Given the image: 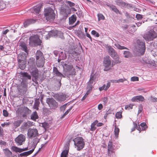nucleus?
I'll return each mask as SVG.
<instances>
[{"instance_id": "obj_40", "label": "nucleus", "mask_w": 157, "mask_h": 157, "mask_svg": "<svg viewBox=\"0 0 157 157\" xmlns=\"http://www.w3.org/2000/svg\"><path fill=\"white\" fill-rule=\"evenodd\" d=\"M22 121L21 120H17L15 121L13 123V125L15 127L17 128L19 126L20 124L22 123Z\"/></svg>"}, {"instance_id": "obj_49", "label": "nucleus", "mask_w": 157, "mask_h": 157, "mask_svg": "<svg viewBox=\"0 0 157 157\" xmlns=\"http://www.w3.org/2000/svg\"><path fill=\"white\" fill-rule=\"evenodd\" d=\"M70 54L73 57H75V56L77 55L76 52H75V50H69V51Z\"/></svg>"}, {"instance_id": "obj_26", "label": "nucleus", "mask_w": 157, "mask_h": 157, "mask_svg": "<svg viewBox=\"0 0 157 157\" xmlns=\"http://www.w3.org/2000/svg\"><path fill=\"white\" fill-rule=\"evenodd\" d=\"M3 152L6 157H12V153L8 149H3Z\"/></svg>"}, {"instance_id": "obj_59", "label": "nucleus", "mask_w": 157, "mask_h": 157, "mask_svg": "<svg viewBox=\"0 0 157 157\" xmlns=\"http://www.w3.org/2000/svg\"><path fill=\"white\" fill-rule=\"evenodd\" d=\"M136 18L138 20H140L142 18V15L140 14H137L136 15Z\"/></svg>"}, {"instance_id": "obj_37", "label": "nucleus", "mask_w": 157, "mask_h": 157, "mask_svg": "<svg viewBox=\"0 0 157 157\" xmlns=\"http://www.w3.org/2000/svg\"><path fill=\"white\" fill-rule=\"evenodd\" d=\"M123 54L124 55V57L126 58H128L131 57L132 56V54L129 51H124Z\"/></svg>"}, {"instance_id": "obj_25", "label": "nucleus", "mask_w": 157, "mask_h": 157, "mask_svg": "<svg viewBox=\"0 0 157 157\" xmlns=\"http://www.w3.org/2000/svg\"><path fill=\"white\" fill-rule=\"evenodd\" d=\"M65 149L61 153L60 157H67L69 152V147L68 146L65 147Z\"/></svg>"}, {"instance_id": "obj_57", "label": "nucleus", "mask_w": 157, "mask_h": 157, "mask_svg": "<svg viewBox=\"0 0 157 157\" xmlns=\"http://www.w3.org/2000/svg\"><path fill=\"white\" fill-rule=\"evenodd\" d=\"M131 80L132 81H139V78L137 77H133L131 78Z\"/></svg>"}, {"instance_id": "obj_23", "label": "nucleus", "mask_w": 157, "mask_h": 157, "mask_svg": "<svg viewBox=\"0 0 157 157\" xmlns=\"http://www.w3.org/2000/svg\"><path fill=\"white\" fill-rule=\"evenodd\" d=\"M36 59L38 60H44V58L42 53L40 51H37L36 54Z\"/></svg>"}, {"instance_id": "obj_45", "label": "nucleus", "mask_w": 157, "mask_h": 157, "mask_svg": "<svg viewBox=\"0 0 157 157\" xmlns=\"http://www.w3.org/2000/svg\"><path fill=\"white\" fill-rule=\"evenodd\" d=\"M94 85L88 82V84L87 86V90L91 91L93 88Z\"/></svg>"}, {"instance_id": "obj_33", "label": "nucleus", "mask_w": 157, "mask_h": 157, "mask_svg": "<svg viewBox=\"0 0 157 157\" xmlns=\"http://www.w3.org/2000/svg\"><path fill=\"white\" fill-rule=\"evenodd\" d=\"M116 2L117 5L121 6L124 7L126 5V3L120 0H117Z\"/></svg>"}, {"instance_id": "obj_11", "label": "nucleus", "mask_w": 157, "mask_h": 157, "mask_svg": "<svg viewBox=\"0 0 157 157\" xmlns=\"http://www.w3.org/2000/svg\"><path fill=\"white\" fill-rule=\"evenodd\" d=\"M25 140V137L23 134H20L16 138L15 141L18 145H22Z\"/></svg>"}, {"instance_id": "obj_18", "label": "nucleus", "mask_w": 157, "mask_h": 157, "mask_svg": "<svg viewBox=\"0 0 157 157\" xmlns=\"http://www.w3.org/2000/svg\"><path fill=\"white\" fill-rule=\"evenodd\" d=\"M52 73L54 75H55L56 76L61 77V78L62 77H65L59 71L57 68L55 67H53Z\"/></svg>"}, {"instance_id": "obj_31", "label": "nucleus", "mask_w": 157, "mask_h": 157, "mask_svg": "<svg viewBox=\"0 0 157 157\" xmlns=\"http://www.w3.org/2000/svg\"><path fill=\"white\" fill-rule=\"evenodd\" d=\"M98 122V121L96 120L95 121L92 123L91 125L90 130L92 131H94L96 129V127L95 126L97 124Z\"/></svg>"}, {"instance_id": "obj_17", "label": "nucleus", "mask_w": 157, "mask_h": 157, "mask_svg": "<svg viewBox=\"0 0 157 157\" xmlns=\"http://www.w3.org/2000/svg\"><path fill=\"white\" fill-rule=\"evenodd\" d=\"M38 69L37 68H35L32 71L31 74L32 75L33 77L34 78H33L32 80L34 82H35L34 80L36 81L38 77Z\"/></svg>"}, {"instance_id": "obj_29", "label": "nucleus", "mask_w": 157, "mask_h": 157, "mask_svg": "<svg viewBox=\"0 0 157 157\" xmlns=\"http://www.w3.org/2000/svg\"><path fill=\"white\" fill-rule=\"evenodd\" d=\"M41 6H34L33 8L31 9V10L33 11V13H39Z\"/></svg>"}, {"instance_id": "obj_44", "label": "nucleus", "mask_w": 157, "mask_h": 157, "mask_svg": "<svg viewBox=\"0 0 157 157\" xmlns=\"http://www.w3.org/2000/svg\"><path fill=\"white\" fill-rule=\"evenodd\" d=\"M140 125L141 126L142 130L143 131L145 130L147 128V127L145 122L141 123L140 124Z\"/></svg>"}, {"instance_id": "obj_38", "label": "nucleus", "mask_w": 157, "mask_h": 157, "mask_svg": "<svg viewBox=\"0 0 157 157\" xmlns=\"http://www.w3.org/2000/svg\"><path fill=\"white\" fill-rule=\"evenodd\" d=\"M76 21V18L73 15L69 18L70 24L72 25Z\"/></svg>"}, {"instance_id": "obj_15", "label": "nucleus", "mask_w": 157, "mask_h": 157, "mask_svg": "<svg viewBox=\"0 0 157 157\" xmlns=\"http://www.w3.org/2000/svg\"><path fill=\"white\" fill-rule=\"evenodd\" d=\"M55 98L59 101H63L66 99V95L63 93L57 94L55 96Z\"/></svg>"}, {"instance_id": "obj_64", "label": "nucleus", "mask_w": 157, "mask_h": 157, "mask_svg": "<svg viewBox=\"0 0 157 157\" xmlns=\"http://www.w3.org/2000/svg\"><path fill=\"white\" fill-rule=\"evenodd\" d=\"M110 82H108L106 86H105V90H107L110 86Z\"/></svg>"}, {"instance_id": "obj_52", "label": "nucleus", "mask_w": 157, "mask_h": 157, "mask_svg": "<svg viewBox=\"0 0 157 157\" xmlns=\"http://www.w3.org/2000/svg\"><path fill=\"white\" fill-rule=\"evenodd\" d=\"M66 2L67 5H69L71 7L74 6L75 5V4L74 3L71 2L70 1H66Z\"/></svg>"}, {"instance_id": "obj_14", "label": "nucleus", "mask_w": 157, "mask_h": 157, "mask_svg": "<svg viewBox=\"0 0 157 157\" xmlns=\"http://www.w3.org/2000/svg\"><path fill=\"white\" fill-rule=\"evenodd\" d=\"M27 54L24 52H21L18 56L17 60L18 62L26 61V55Z\"/></svg>"}, {"instance_id": "obj_34", "label": "nucleus", "mask_w": 157, "mask_h": 157, "mask_svg": "<svg viewBox=\"0 0 157 157\" xmlns=\"http://www.w3.org/2000/svg\"><path fill=\"white\" fill-rule=\"evenodd\" d=\"M110 8L111 9H112V10L113 11L116 13H119L120 14H121V13L120 12L119 10L115 6L111 5L110 6Z\"/></svg>"}, {"instance_id": "obj_43", "label": "nucleus", "mask_w": 157, "mask_h": 157, "mask_svg": "<svg viewBox=\"0 0 157 157\" xmlns=\"http://www.w3.org/2000/svg\"><path fill=\"white\" fill-rule=\"evenodd\" d=\"M95 79V78L94 76L91 75L90 77V79L88 83H90L91 84L94 85L95 84V83H94V82Z\"/></svg>"}, {"instance_id": "obj_46", "label": "nucleus", "mask_w": 157, "mask_h": 157, "mask_svg": "<svg viewBox=\"0 0 157 157\" xmlns=\"http://www.w3.org/2000/svg\"><path fill=\"white\" fill-rule=\"evenodd\" d=\"M97 16L98 18V21H100L101 20H104L105 19V17L101 13H98L97 15Z\"/></svg>"}, {"instance_id": "obj_9", "label": "nucleus", "mask_w": 157, "mask_h": 157, "mask_svg": "<svg viewBox=\"0 0 157 157\" xmlns=\"http://www.w3.org/2000/svg\"><path fill=\"white\" fill-rule=\"evenodd\" d=\"M46 101L52 109H55L58 106V103L52 98H47Z\"/></svg>"}, {"instance_id": "obj_42", "label": "nucleus", "mask_w": 157, "mask_h": 157, "mask_svg": "<svg viewBox=\"0 0 157 157\" xmlns=\"http://www.w3.org/2000/svg\"><path fill=\"white\" fill-rule=\"evenodd\" d=\"M114 46L118 49L121 50L123 49H128L126 47H125L123 46H121L119 44H114Z\"/></svg>"}, {"instance_id": "obj_56", "label": "nucleus", "mask_w": 157, "mask_h": 157, "mask_svg": "<svg viewBox=\"0 0 157 157\" xmlns=\"http://www.w3.org/2000/svg\"><path fill=\"white\" fill-rule=\"evenodd\" d=\"M72 108V106L69 109H68L64 113L63 116L62 117V118H63L65 116L67 115L69 112L71 110Z\"/></svg>"}, {"instance_id": "obj_8", "label": "nucleus", "mask_w": 157, "mask_h": 157, "mask_svg": "<svg viewBox=\"0 0 157 157\" xmlns=\"http://www.w3.org/2000/svg\"><path fill=\"white\" fill-rule=\"evenodd\" d=\"M27 135L29 138H35L39 136V134L36 128H29L28 131Z\"/></svg>"}, {"instance_id": "obj_4", "label": "nucleus", "mask_w": 157, "mask_h": 157, "mask_svg": "<svg viewBox=\"0 0 157 157\" xmlns=\"http://www.w3.org/2000/svg\"><path fill=\"white\" fill-rule=\"evenodd\" d=\"M42 43L37 35H33L30 36L29 38V44L32 46H37L40 45Z\"/></svg>"}, {"instance_id": "obj_61", "label": "nucleus", "mask_w": 157, "mask_h": 157, "mask_svg": "<svg viewBox=\"0 0 157 157\" xmlns=\"http://www.w3.org/2000/svg\"><path fill=\"white\" fill-rule=\"evenodd\" d=\"M63 55V52H61V53L59 54V56H60L59 59H58L59 62H60V60L64 59L65 58V57H63V56L62 57H61V56H62V55Z\"/></svg>"}, {"instance_id": "obj_63", "label": "nucleus", "mask_w": 157, "mask_h": 157, "mask_svg": "<svg viewBox=\"0 0 157 157\" xmlns=\"http://www.w3.org/2000/svg\"><path fill=\"white\" fill-rule=\"evenodd\" d=\"M105 85L104 84L102 86L100 87L99 88V90L100 91H101L103 90H105Z\"/></svg>"}, {"instance_id": "obj_30", "label": "nucleus", "mask_w": 157, "mask_h": 157, "mask_svg": "<svg viewBox=\"0 0 157 157\" xmlns=\"http://www.w3.org/2000/svg\"><path fill=\"white\" fill-rule=\"evenodd\" d=\"M40 104V102L39 99H36L35 100V102L33 108L36 109V110L39 109V106Z\"/></svg>"}, {"instance_id": "obj_48", "label": "nucleus", "mask_w": 157, "mask_h": 157, "mask_svg": "<svg viewBox=\"0 0 157 157\" xmlns=\"http://www.w3.org/2000/svg\"><path fill=\"white\" fill-rule=\"evenodd\" d=\"M57 32H55L54 31H50L49 33V36H55L56 34L57 33Z\"/></svg>"}, {"instance_id": "obj_55", "label": "nucleus", "mask_w": 157, "mask_h": 157, "mask_svg": "<svg viewBox=\"0 0 157 157\" xmlns=\"http://www.w3.org/2000/svg\"><path fill=\"white\" fill-rule=\"evenodd\" d=\"M133 124H134L135 128H136V129L139 131V132L140 133L142 130L140 128V125H139L137 126L136 124L135 123H134Z\"/></svg>"}, {"instance_id": "obj_16", "label": "nucleus", "mask_w": 157, "mask_h": 157, "mask_svg": "<svg viewBox=\"0 0 157 157\" xmlns=\"http://www.w3.org/2000/svg\"><path fill=\"white\" fill-rule=\"evenodd\" d=\"M114 149L113 146L112 142L111 141H109L108 145V155H110L114 152Z\"/></svg>"}, {"instance_id": "obj_22", "label": "nucleus", "mask_w": 157, "mask_h": 157, "mask_svg": "<svg viewBox=\"0 0 157 157\" xmlns=\"http://www.w3.org/2000/svg\"><path fill=\"white\" fill-rule=\"evenodd\" d=\"M27 88L26 85L25 84H24L23 86L19 90V92L20 93L21 95L24 96L26 94Z\"/></svg>"}, {"instance_id": "obj_3", "label": "nucleus", "mask_w": 157, "mask_h": 157, "mask_svg": "<svg viewBox=\"0 0 157 157\" xmlns=\"http://www.w3.org/2000/svg\"><path fill=\"white\" fill-rule=\"evenodd\" d=\"M156 33L153 30L151 29L146 32L144 35L143 37L147 42L153 40L156 38Z\"/></svg>"}, {"instance_id": "obj_27", "label": "nucleus", "mask_w": 157, "mask_h": 157, "mask_svg": "<svg viewBox=\"0 0 157 157\" xmlns=\"http://www.w3.org/2000/svg\"><path fill=\"white\" fill-rule=\"evenodd\" d=\"M20 74L21 76L24 78L26 79H31V76L27 72H21Z\"/></svg>"}, {"instance_id": "obj_20", "label": "nucleus", "mask_w": 157, "mask_h": 157, "mask_svg": "<svg viewBox=\"0 0 157 157\" xmlns=\"http://www.w3.org/2000/svg\"><path fill=\"white\" fill-rule=\"evenodd\" d=\"M144 99L142 95L136 96L133 97L131 99L132 101H143Z\"/></svg>"}, {"instance_id": "obj_50", "label": "nucleus", "mask_w": 157, "mask_h": 157, "mask_svg": "<svg viewBox=\"0 0 157 157\" xmlns=\"http://www.w3.org/2000/svg\"><path fill=\"white\" fill-rule=\"evenodd\" d=\"M122 113L121 112H117L116 114V117L117 118L120 119L122 117Z\"/></svg>"}, {"instance_id": "obj_13", "label": "nucleus", "mask_w": 157, "mask_h": 157, "mask_svg": "<svg viewBox=\"0 0 157 157\" xmlns=\"http://www.w3.org/2000/svg\"><path fill=\"white\" fill-rule=\"evenodd\" d=\"M64 71L65 72H69L72 69L73 66L71 63L66 62L63 65Z\"/></svg>"}, {"instance_id": "obj_21", "label": "nucleus", "mask_w": 157, "mask_h": 157, "mask_svg": "<svg viewBox=\"0 0 157 157\" xmlns=\"http://www.w3.org/2000/svg\"><path fill=\"white\" fill-rule=\"evenodd\" d=\"M34 150V148H33L31 150H30L27 151L25 152L22 153H21L18 155V157H20V156L21 157H23L24 156H27L28 155L31 154L33 152Z\"/></svg>"}, {"instance_id": "obj_1", "label": "nucleus", "mask_w": 157, "mask_h": 157, "mask_svg": "<svg viewBox=\"0 0 157 157\" xmlns=\"http://www.w3.org/2000/svg\"><path fill=\"white\" fill-rule=\"evenodd\" d=\"M106 48L108 54L115 60L116 63H120L121 61L119 60V56L114 49L110 46H107Z\"/></svg>"}, {"instance_id": "obj_41", "label": "nucleus", "mask_w": 157, "mask_h": 157, "mask_svg": "<svg viewBox=\"0 0 157 157\" xmlns=\"http://www.w3.org/2000/svg\"><path fill=\"white\" fill-rule=\"evenodd\" d=\"M154 64L155 63L154 61L148 59L145 64H147L148 67H150L154 65Z\"/></svg>"}, {"instance_id": "obj_47", "label": "nucleus", "mask_w": 157, "mask_h": 157, "mask_svg": "<svg viewBox=\"0 0 157 157\" xmlns=\"http://www.w3.org/2000/svg\"><path fill=\"white\" fill-rule=\"evenodd\" d=\"M148 59V58L145 57L141 59L140 61L142 63L145 64L147 62Z\"/></svg>"}, {"instance_id": "obj_6", "label": "nucleus", "mask_w": 157, "mask_h": 157, "mask_svg": "<svg viewBox=\"0 0 157 157\" xmlns=\"http://www.w3.org/2000/svg\"><path fill=\"white\" fill-rule=\"evenodd\" d=\"M73 140L74 141L75 145L77 147V149L78 150H80L84 147L85 143L82 137H77Z\"/></svg>"}, {"instance_id": "obj_10", "label": "nucleus", "mask_w": 157, "mask_h": 157, "mask_svg": "<svg viewBox=\"0 0 157 157\" xmlns=\"http://www.w3.org/2000/svg\"><path fill=\"white\" fill-rule=\"evenodd\" d=\"M103 63L104 66L105 67V68L104 69V71H108L109 69H108V67L111 64L110 57L109 56H106L104 57Z\"/></svg>"}, {"instance_id": "obj_51", "label": "nucleus", "mask_w": 157, "mask_h": 157, "mask_svg": "<svg viewBox=\"0 0 157 157\" xmlns=\"http://www.w3.org/2000/svg\"><path fill=\"white\" fill-rule=\"evenodd\" d=\"M133 105L132 104H128L125 106V108L126 109L129 110L132 109Z\"/></svg>"}, {"instance_id": "obj_24", "label": "nucleus", "mask_w": 157, "mask_h": 157, "mask_svg": "<svg viewBox=\"0 0 157 157\" xmlns=\"http://www.w3.org/2000/svg\"><path fill=\"white\" fill-rule=\"evenodd\" d=\"M36 20L33 19H28L25 21L24 23V25L25 27H26L29 25L35 23Z\"/></svg>"}, {"instance_id": "obj_39", "label": "nucleus", "mask_w": 157, "mask_h": 157, "mask_svg": "<svg viewBox=\"0 0 157 157\" xmlns=\"http://www.w3.org/2000/svg\"><path fill=\"white\" fill-rule=\"evenodd\" d=\"M33 140V145L34 147V148H35L37 144L39 141V139L37 137H35Z\"/></svg>"}, {"instance_id": "obj_54", "label": "nucleus", "mask_w": 157, "mask_h": 157, "mask_svg": "<svg viewBox=\"0 0 157 157\" xmlns=\"http://www.w3.org/2000/svg\"><path fill=\"white\" fill-rule=\"evenodd\" d=\"M115 135L116 137H117L119 132V129L118 128L115 127Z\"/></svg>"}, {"instance_id": "obj_62", "label": "nucleus", "mask_w": 157, "mask_h": 157, "mask_svg": "<svg viewBox=\"0 0 157 157\" xmlns=\"http://www.w3.org/2000/svg\"><path fill=\"white\" fill-rule=\"evenodd\" d=\"M125 80H126V79L125 78H121L117 80V82L118 83L123 82Z\"/></svg>"}, {"instance_id": "obj_58", "label": "nucleus", "mask_w": 157, "mask_h": 157, "mask_svg": "<svg viewBox=\"0 0 157 157\" xmlns=\"http://www.w3.org/2000/svg\"><path fill=\"white\" fill-rule=\"evenodd\" d=\"M3 115L5 117H7L8 116L9 113L5 109L3 110Z\"/></svg>"}, {"instance_id": "obj_2", "label": "nucleus", "mask_w": 157, "mask_h": 157, "mask_svg": "<svg viewBox=\"0 0 157 157\" xmlns=\"http://www.w3.org/2000/svg\"><path fill=\"white\" fill-rule=\"evenodd\" d=\"M44 15L48 21L53 20L55 18V13L53 9L50 7H47L44 10Z\"/></svg>"}, {"instance_id": "obj_28", "label": "nucleus", "mask_w": 157, "mask_h": 157, "mask_svg": "<svg viewBox=\"0 0 157 157\" xmlns=\"http://www.w3.org/2000/svg\"><path fill=\"white\" fill-rule=\"evenodd\" d=\"M20 46L21 50L24 51L26 53L28 54L29 51L27 49V45L25 43H22L21 44Z\"/></svg>"}, {"instance_id": "obj_5", "label": "nucleus", "mask_w": 157, "mask_h": 157, "mask_svg": "<svg viewBox=\"0 0 157 157\" xmlns=\"http://www.w3.org/2000/svg\"><path fill=\"white\" fill-rule=\"evenodd\" d=\"M136 48L137 52L139 53V54L143 55L145 52L146 47L145 43L140 40H137L136 41Z\"/></svg>"}, {"instance_id": "obj_60", "label": "nucleus", "mask_w": 157, "mask_h": 157, "mask_svg": "<svg viewBox=\"0 0 157 157\" xmlns=\"http://www.w3.org/2000/svg\"><path fill=\"white\" fill-rule=\"evenodd\" d=\"M67 105V104H66L63 105L62 106L60 107V110L61 111H64L65 110V109L66 108V107Z\"/></svg>"}, {"instance_id": "obj_53", "label": "nucleus", "mask_w": 157, "mask_h": 157, "mask_svg": "<svg viewBox=\"0 0 157 157\" xmlns=\"http://www.w3.org/2000/svg\"><path fill=\"white\" fill-rule=\"evenodd\" d=\"M91 34L97 37L99 36V33L95 30H92L91 31Z\"/></svg>"}, {"instance_id": "obj_12", "label": "nucleus", "mask_w": 157, "mask_h": 157, "mask_svg": "<svg viewBox=\"0 0 157 157\" xmlns=\"http://www.w3.org/2000/svg\"><path fill=\"white\" fill-rule=\"evenodd\" d=\"M72 10V11L75 12L77 10L74 7H71L70 9H62L61 10V13L63 14L64 17H67L68 15L71 13V10Z\"/></svg>"}, {"instance_id": "obj_7", "label": "nucleus", "mask_w": 157, "mask_h": 157, "mask_svg": "<svg viewBox=\"0 0 157 157\" xmlns=\"http://www.w3.org/2000/svg\"><path fill=\"white\" fill-rule=\"evenodd\" d=\"M17 112L19 113L23 117H26L28 114L31 113V111L27 107H21L17 109Z\"/></svg>"}, {"instance_id": "obj_19", "label": "nucleus", "mask_w": 157, "mask_h": 157, "mask_svg": "<svg viewBox=\"0 0 157 157\" xmlns=\"http://www.w3.org/2000/svg\"><path fill=\"white\" fill-rule=\"evenodd\" d=\"M11 150L16 152H21L22 151L28 150V147L24 148H20L15 146H12L11 148Z\"/></svg>"}, {"instance_id": "obj_32", "label": "nucleus", "mask_w": 157, "mask_h": 157, "mask_svg": "<svg viewBox=\"0 0 157 157\" xmlns=\"http://www.w3.org/2000/svg\"><path fill=\"white\" fill-rule=\"evenodd\" d=\"M36 65L38 67H42L44 65V60H36Z\"/></svg>"}, {"instance_id": "obj_36", "label": "nucleus", "mask_w": 157, "mask_h": 157, "mask_svg": "<svg viewBox=\"0 0 157 157\" xmlns=\"http://www.w3.org/2000/svg\"><path fill=\"white\" fill-rule=\"evenodd\" d=\"M31 118L33 120H36L38 118V116L37 113L36 112H34L31 115Z\"/></svg>"}, {"instance_id": "obj_35", "label": "nucleus", "mask_w": 157, "mask_h": 157, "mask_svg": "<svg viewBox=\"0 0 157 157\" xmlns=\"http://www.w3.org/2000/svg\"><path fill=\"white\" fill-rule=\"evenodd\" d=\"M26 61H22L18 62L19 68L21 70H24L25 68V63Z\"/></svg>"}]
</instances>
